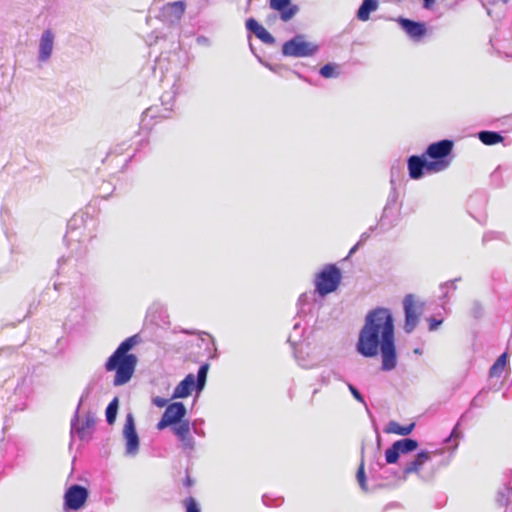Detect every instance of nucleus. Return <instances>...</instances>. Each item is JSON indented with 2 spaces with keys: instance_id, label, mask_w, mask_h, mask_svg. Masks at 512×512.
Here are the masks:
<instances>
[{
  "instance_id": "53",
  "label": "nucleus",
  "mask_w": 512,
  "mask_h": 512,
  "mask_svg": "<svg viewBox=\"0 0 512 512\" xmlns=\"http://www.w3.org/2000/svg\"><path fill=\"white\" fill-rule=\"evenodd\" d=\"M359 245H360V243H357L356 245H354V246L351 248V250H350V252H349V255L353 254V253L358 249V246H359Z\"/></svg>"
},
{
  "instance_id": "4",
  "label": "nucleus",
  "mask_w": 512,
  "mask_h": 512,
  "mask_svg": "<svg viewBox=\"0 0 512 512\" xmlns=\"http://www.w3.org/2000/svg\"><path fill=\"white\" fill-rule=\"evenodd\" d=\"M453 147L454 142L449 139L430 144L426 152L421 157L418 156V178L425 173H439L446 170L452 162Z\"/></svg>"
},
{
  "instance_id": "58",
  "label": "nucleus",
  "mask_w": 512,
  "mask_h": 512,
  "mask_svg": "<svg viewBox=\"0 0 512 512\" xmlns=\"http://www.w3.org/2000/svg\"><path fill=\"white\" fill-rule=\"evenodd\" d=\"M501 1L504 2V3H507L509 0H501Z\"/></svg>"
},
{
  "instance_id": "40",
  "label": "nucleus",
  "mask_w": 512,
  "mask_h": 512,
  "mask_svg": "<svg viewBox=\"0 0 512 512\" xmlns=\"http://www.w3.org/2000/svg\"><path fill=\"white\" fill-rule=\"evenodd\" d=\"M168 402L169 400L163 397L156 396L152 398V403L159 408L167 407L170 404Z\"/></svg>"
},
{
  "instance_id": "30",
  "label": "nucleus",
  "mask_w": 512,
  "mask_h": 512,
  "mask_svg": "<svg viewBox=\"0 0 512 512\" xmlns=\"http://www.w3.org/2000/svg\"><path fill=\"white\" fill-rule=\"evenodd\" d=\"M315 290L313 292L302 293L298 298L299 311L298 314L304 313V307L314 301Z\"/></svg>"
},
{
  "instance_id": "45",
  "label": "nucleus",
  "mask_w": 512,
  "mask_h": 512,
  "mask_svg": "<svg viewBox=\"0 0 512 512\" xmlns=\"http://www.w3.org/2000/svg\"><path fill=\"white\" fill-rule=\"evenodd\" d=\"M249 47H250V50L252 51V53L257 57V59L259 60V62H260L262 65H264L265 67H267V68H268V69H270L271 71H275L274 67H273L270 63L263 61V60L261 59V57H259V56L255 53L254 48H253V46H252V44H251V43L249 44Z\"/></svg>"
},
{
  "instance_id": "9",
  "label": "nucleus",
  "mask_w": 512,
  "mask_h": 512,
  "mask_svg": "<svg viewBox=\"0 0 512 512\" xmlns=\"http://www.w3.org/2000/svg\"><path fill=\"white\" fill-rule=\"evenodd\" d=\"M123 438L125 440V455L134 457L139 452L140 439L136 431L134 416L127 413L123 427Z\"/></svg>"
},
{
  "instance_id": "36",
  "label": "nucleus",
  "mask_w": 512,
  "mask_h": 512,
  "mask_svg": "<svg viewBox=\"0 0 512 512\" xmlns=\"http://www.w3.org/2000/svg\"><path fill=\"white\" fill-rule=\"evenodd\" d=\"M302 352L301 351H295V358L302 368L310 369L316 366V364L304 359L301 357Z\"/></svg>"
},
{
  "instance_id": "13",
  "label": "nucleus",
  "mask_w": 512,
  "mask_h": 512,
  "mask_svg": "<svg viewBox=\"0 0 512 512\" xmlns=\"http://www.w3.org/2000/svg\"><path fill=\"white\" fill-rule=\"evenodd\" d=\"M396 199H397V195L395 193L389 194L387 203L383 209V212H382L379 224H378L379 228L383 232L388 231L389 229L396 226L398 223Z\"/></svg>"
},
{
  "instance_id": "54",
  "label": "nucleus",
  "mask_w": 512,
  "mask_h": 512,
  "mask_svg": "<svg viewBox=\"0 0 512 512\" xmlns=\"http://www.w3.org/2000/svg\"><path fill=\"white\" fill-rule=\"evenodd\" d=\"M66 259L64 257H61L59 260H58V264L61 265L63 262H65Z\"/></svg>"
},
{
  "instance_id": "35",
  "label": "nucleus",
  "mask_w": 512,
  "mask_h": 512,
  "mask_svg": "<svg viewBox=\"0 0 512 512\" xmlns=\"http://www.w3.org/2000/svg\"><path fill=\"white\" fill-rule=\"evenodd\" d=\"M83 216L74 215V217L68 222V234L66 235V238H71L73 231L76 229L77 225L79 223H82Z\"/></svg>"
},
{
  "instance_id": "55",
  "label": "nucleus",
  "mask_w": 512,
  "mask_h": 512,
  "mask_svg": "<svg viewBox=\"0 0 512 512\" xmlns=\"http://www.w3.org/2000/svg\"><path fill=\"white\" fill-rule=\"evenodd\" d=\"M131 157H132V155L125 159L124 166L127 165V163L130 161Z\"/></svg>"
},
{
  "instance_id": "42",
  "label": "nucleus",
  "mask_w": 512,
  "mask_h": 512,
  "mask_svg": "<svg viewBox=\"0 0 512 512\" xmlns=\"http://www.w3.org/2000/svg\"><path fill=\"white\" fill-rule=\"evenodd\" d=\"M414 472H416V458L411 460L403 469V473L405 476Z\"/></svg>"
},
{
  "instance_id": "46",
  "label": "nucleus",
  "mask_w": 512,
  "mask_h": 512,
  "mask_svg": "<svg viewBox=\"0 0 512 512\" xmlns=\"http://www.w3.org/2000/svg\"><path fill=\"white\" fill-rule=\"evenodd\" d=\"M376 228H377V225L376 226H371L368 231L362 233L361 236H360V241L358 243L361 244V243L367 241L369 239V237H370V233L373 232Z\"/></svg>"
},
{
  "instance_id": "50",
  "label": "nucleus",
  "mask_w": 512,
  "mask_h": 512,
  "mask_svg": "<svg viewBox=\"0 0 512 512\" xmlns=\"http://www.w3.org/2000/svg\"><path fill=\"white\" fill-rule=\"evenodd\" d=\"M332 377L337 381H341V382H345V383L347 382L344 380L343 376L335 370H334V373H332Z\"/></svg>"
},
{
  "instance_id": "17",
  "label": "nucleus",
  "mask_w": 512,
  "mask_h": 512,
  "mask_svg": "<svg viewBox=\"0 0 512 512\" xmlns=\"http://www.w3.org/2000/svg\"><path fill=\"white\" fill-rule=\"evenodd\" d=\"M269 7L279 12L283 22L290 21L299 11V7L292 0H269Z\"/></svg>"
},
{
  "instance_id": "51",
  "label": "nucleus",
  "mask_w": 512,
  "mask_h": 512,
  "mask_svg": "<svg viewBox=\"0 0 512 512\" xmlns=\"http://www.w3.org/2000/svg\"><path fill=\"white\" fill-rule=\"evenodd\" d=\"M192 484H193V480L191 479L190 476H187L185 481H184V485L187 486V487H190V486H192Z\"/></svg>"
},
{
  "instance_id": "20",
  "label": "nucleus",
  "mask_w": 512,
  "mask_h": 512,
  "mask_svg": "<svg viewBox=\"0 0 512 512\" xmlns=\"http://www.w3.org/2000/svg\"><path fill=\"white\" fill-rule=\"evenodd\" d=\"M404 172H405L404 161L401 159L395 160L392 163L391 169H390V185H391L390 193H395L397 195V192H396L397 184L401 183V180L404 177Z\"/></svg>"
},
{
  "instance_id": "57",
  "label": "nucleus",
  "mask_w": 512,
  "mask_h": 512,
  "mask_svg": "<svg viewBox=\"0 0 512 512\" xmlns=\"http://www.w3.org/2000/svg\"><path fill=\"white\" fill-rule=\"evenodd\" d=\"M54 288H55V290H58V289H59V288H58V284H56V283H55V284H54Z\"/></svg>"
},
{
  "instance_id": "31",
  "label": "nucleus",
  "mask_w": 512,
  "mask_h": 512,
  "mask_svg": "<svg viewBox=\"0 0 512 512\" xmlns=\"http://www.w3.org/2000/svg\"><path fill=\"white\" fill-rule=\"evenodd\" d=\"M177 439L180 442L183 451L191 452L192 450H194L196 442L191 434L183 435Z\"/></svg>"
},
{
  "instance_id": "47",
  "label": "nucleus",
  "mask_w": 512,
  "mask_h": 512,
  "mask_svg": "<svg viewBox=\"0 0 512 512\" xmlns=\"http://www.w3.org/2000/svg\"><path fill=\"white\" fill-rule=\"evenodd\" d=\"M114 189L115 188L113 187L110 191V183H103L100 187L101 192L104 193L103 198H107Z\"/></svg>"
},
{
  "instance_id": "26",
  "label": "nucleus",
  "mask_w": 512,
  "mask_h": 512,
  "mask_svg": "<svg viewBox=\"0 0 512 512\" xmlns=\"http://www.w3.org/2000/svg\"><path fill=\"white\" fill-rule=\"evenodd\" d=\"M443 450H434V451H426L423 450L418 452V470L421 466L426 464L427 462L432 461L435 458L442 456Z\"/></svg>"
},
{
  "instance_id": "41",
  "label": "nucleus",
  "mask_w": 512,
  "mask_h": 512,
  "mask_svg": "<svg viewBox=\"0 0 512 512\" xmlns=\"http://www.w3.org/2000/svg\"><path fill=\"white\" fill-rule=\"evenodd\" d=\"M262 501H263L264 505H266V506H279L283 502V500L281 498H278L275 500V503H274L273 500L268 495H264L262 497Z\"/></svg>"
},
{
  "instance_id": "3",
  "label": "nucleus",
  "mask_w": 512,
  "mask_h": 512,
  "mask_svg": "<svg viewBox=\"0 0 512 512\" xmlns=\"http://www.w3.org/2000/svg\"><path fill=\"white\" fill-rule=\"evenodd\" d=\"M186 92V77L179 74L172 75V83L168 90H165L161 97V105L163 106L165 114H160L158 107H149L142 113L141 119V127L140 128H151L154 125L160 123L158 119L160 118H168L169 114L172 112L175 99L178 95L184 94Z\"/></svg>"
},
{
  "instance_id": "16",
  "label": "nucleus",
  "mask_w": 512,
  "mask_h": 512,
  "mask_svg": "<svg viewBox=\"0 0 512 512\" xmlns=\"http://www.w3.org/2000/svg\"><path fill=\"white\" fill-rule=\"evenodd\" d=\"M148 131L149 130H139V131L135 132L134 136L132 137V142L129 145H127V143L125 141L117 144L113 149L110 150V152L107 155V158L105 160H103V162L108 161L109 157L112 154L121 155L124 153V151H126L130 148H133V147H134V151H137L139 149V147L142 146L144 142H146L147 136H148Z\"/></svg>"
},
{
  "instance_id": "10",
  "label": "nucleus",
  "mask_w": 512,
  "mask_h": 512,
  "mask_svg": "<svg viewBox=\"0 0 512 512\" xmlns=\"http://www.w3.org/2000/svg\"><path fill=\"white\" fill-rule=\"evenodd\" d=\"M186 414L187 409L184 403L179 401L172 402L166 407L156 428L158 430H164L167 427L177 424V422H180V420L186 417Z\"/></svg>"
},
{
  "instance_id": "18",
  "label": "nucleus",
  "mask_w": 512,
  "mask_h": 512,
  "mask_svg": "<svg viewBox=\"0 0 512 512\" xmlns=\"http://www.w3.org/2000/svg\"><path fill=\"white\" fill-rule=\"evenodd\" d=\"M403 308L405 312L404 329L410 333L416 327V300L413 294H408L403 300Z\"/></svg>"
},
{
  "instance_id": "23",
  "label": "nucleus",
  "mask_w": 512,
  "mask_h": 512,
  "mask_svg": "<svg viewBox=\"0 0 512 512\" xmlns=\"http://www.w3.org/2000/svg\"><path fill=\"white\" fill-rule=\"evenodd\" d=\"M390 20H393V18ZM394 21H396L401 26V28L409 35L410 38L416 39V20L398 17L395 18Z\"/></svg>"
},
{
  "instance_id": "34",
  "label": "nucleus",
  "mask_w": 512,
  "mask_h": 512,
  "mask_svg": "<svg viewBox=\"0 0 512 512\" xmlns=\"http://www.w3.org/2000/svg\"><path fill=\"white\" fill-rule=\"evenodd\" d=\"M407 168L409 172V177L411 179H416V154L410 155L408 157Z\"/></svg>"
},
{
  "instance_id": "32",
  "label": "nucleus",
  "mask_w": 512,
  "mask_h": 512,
  "mask_svg": "<svg viewBox=\"0 0 512 512\" xmlns=\"http://www.w3.org/2000/svg\"><path fill=\"white\" fill-rule=\"evenodd\" d=\"M356 478H357L360 488L366 492L368 490V488H367V484H366V474H365V470H364V461L363 460L361 461L360 466L357 470Z\"/></svg>"
},
{
  "instance_id": "38",
  "label": "nucleus",
  "mask_w": 512,
  "mask_h": 512,
  "mask_svg": "<svg viewBox=\"0 0 512 512\" xmlns=\"http://www.w3.org/2000/svg\"><path fill=\"white\" fill-rule=\"evenodd\" d=\"M299 328H300V324L298 322H296L293 326V333H291L288 336V342L291 343L293 346L296 345V343L301 338V333H299V334L297 333Z\"/></svg>"
},
{
  "instance_id": "7",
  "label": "nucleus",
  "mask_w": 512,
  "mask_h": 512,
  "mask_svg": "<svg viewBox=\"0 0 512 512\" xmlns=\"http://www.w3.org/2000/svg\"><path fill=\"white\" fill-rule=\"evenodd\" d=\"M319 50V46L313 42H308L305 35L297 34L282 45V55L285 57L304 58L313 56Z\"/></svg>"
},
{
  "instance_id": "14",
  "label": "nucleus",
  "mask_w": 512,
  "mask_h": 512,
  "mask_svg": "<svg viewBox=\"0 0 512 512\" xmlns=\"http://www.w3.org/2000/svg\"><path fill=\"white\" fill-rule=\"evenodd\" d=\"M55 44V33L50 29H45L39 38L37 61L46 63L50 60Z\"/></svg>"
},
{
  "instance_id": "5",
  "label": "nucleus",
  "mask_w": 512,
  "mask_h": 512,
  "mask_svg": "<svg viewBox=\"0 0 512 512\" xmlns=\"http://www.w3.org/2000/svg\"><path fill=\"white\" fill-rule=\"evenodd\" d=\"M209 364L203 363L197 371V375L190 373L174 388L171 399L187 398L191 395L192 391L201 392L207 381Z\"/></svg>"
},
{
  "instance_id": "12",
  "label": "nucleus",
  "mask_w": 512,
  "mask_h": 512,
  "mask_svg": "<svg viewBox=\"0 0 512 512\" xmlns=\"http://www.w3.org/2000/svg\"><path fill=\"white\" fill-rule=\"evenodd\" d=\"M82 403V398L80 399L77 409L73 418L71 419V436H77L80 440H84L87 437L88 430H90L95 424V417L91 412H88L85 415L83 421L80 420L79 417V409Z\"/></svg>"
},
{
  "instance_id": "24",
  "label": "nucleus",
  "mask_w": 512,
  "mask_h": 512,
  "mask_svg": "<svg viewBox=\"0 0 512 512\" xmlns=\"http://www.w3.org/2000/svg\"><path fill=\"white\" fill-rule=\"evenodd\" d=\"M118 410H119V398L114 397L110 401V403L107 405L106 410H105L106 422L109 425H113L115 423L117 414H118Z\"/></svg>"
},
{
  "instance_id": "11",
  "label": "nucleus",
  "mask_w": 512,
  "mask_h": 512,
  "mask_svg": "<svg viewBox=\"0 0 512 512\" xmlns=\"http://www.w3.org/2000/svg\"><path fill=\"white\" fill-rule=\"evenodd\" d=\"M416 450V439L403 438L395 441L385 451V461L387 464H395L401 455L409 454Z\"/></svg>"
},
{
  "instance_id": "8",
  "label": "nucleus",
  "mask_w": 512,
  "mask_h": 512,
  "mask_svg": "<svg viewBox=\"0 0 512 512\" xmlns=\"http://www.w3.org/2000/svg\"><path fill=\"white\" fill-rule=\"evenodd\" d=\"M89 498V490L80 484L69 486L63 496V509L65 512L78 511L84 507Z\"/></svg>"
},
{
  "instance_id": "49",
  "label": "nucleus",
  "mask_w": 512,
  "mask_h": 512,
  "mask_svg": "<svg viewBox=\"0 0 512 512\" xmlns=\"http://www.w3.org/2000/svg\"><path fill=\"white\" fill-rule=\"evenodd\" d=\"M436 0H423V7L426 9H433L435 6Z\"/></svg>"
},
{
  "instance_id": "56",
  "label": "nucleus",
  "mask_w": 512,
  "mask_h": 512,
  "mask_svg": "<svg viewBox=\"0 0 512 512\" xmlns=\"http://www.w3.org/2000/svg\"><path fill=\"white\" fill-rule=\"evenodd\" d=\"M164 81H167V82H169V81H170V79H169V76H168V75H164Z\"/></svg>"
},
{
  "instance_id": "52",
  "label": "nucleus",
  "mask_w": 512,
  "mask_h": 512,
  "mask_svg": "<svg viewBox=\"0 0 512 512\" xmlns=\"http://www.w3.org/2000/svg\"><path fill=\"white\" fill-rule=\"evenodd\" d=\"M163 62H164V59L160 58L157 62V66L159 69H163Z\"/></svg>"
},
{
  "instance_id": "6",
  "label": "nucleus",
  "mask_w": 512,
  "mask_h": 512,
  "mask_svg": "<svg viewBox=\"0 0 512 512\" xmlns=\"http://www.w3.org/2000/svg\"><path fill=\"white\" fill-rule=\"evenodd\" d=\"M342 273L336 264H327L315 276V292L324 297L336 291L341 283Z\"/></svg>"
},
{
  "instance_id": "44",
  "label": "nucleus",
  "mask_w": 512,
  "mask_h": 512,
  "mask_svg": "<svg viewBox=\"0 0 512 512\" xmlns=\"http://www.w3.org/2000/svg\"><path fill=\"white\" fill-rule=\"evenodd\" d=\"M197 423H200V424H203L204 421L202 419H197L195 420L193 423H192V428L194 430V433L197 434L198 436L200 437H204L205 436V432L203 429H201V427H198L197 428Z\"/></svg>"
},
{
  "instance_id": "15",
  "label": "nucleus",
  "mask_w": 512,
  "mask_h": 512,
  "mask_svg": "<svg viewBox=\"0 0 512 512\" xmlns=\"http://www.w3.org/2000/svg\"><path fill=\"white\" fill-rule=\"evenodd\" d=\"M186 4L184 1H175L165 4L161 10L159 17L170 24L177 23L185 12Z\"/></svg>"
},
{
  "instance_id": "37",
  "label": "nucleus",
  "mask_w": 512,
  "mask_h": 512,
  "mask_svg": "<svg viewBox=\"0 0 512 512\" xmlns=\"http://www.w3.org/2000/svg\"><path fill=\"white\" fill-rule=\"evenodd\" d=\"M347 384V387L350 391V393L352 394V396L354 397V399L356 401H358L359 403H362L364 405H366L365 403V400H364V397L362 396V394L359 392V390L354 386L352 385L351 383L349 382H346Z\"/></svg>"
},
{
  "instance_id": "25",
  "label": "nucleus",
  "mask_w": 512,
  "mask_h": 512,
  "mask_svg": "<svg viewBox=\"0 0 512 512\" xmlns=\"http://www.w3.org/2000/svg\"><path fill=\"white\" fill-rule=\"evenodd\" d=\"M507 364V353L501 354L489 370L490 377H500Z\"/></svg>"
},
{
  "instance_id": "19",
  "label": "nucleus",
  "mask_w": 512,
  "mask_h": 512,
  "mask_svg": "<svg viewBox=\"0 0 512 512\" xmlns=\"http://www.w3.org/2000/svg\"><path fill=\"white\" fill-rule=\"evenodd\" d=\"M246 29L253 33L258 39H260L263 43L273 45L275 43V38L262 26L260 25L254 18H249L246 20Z\"/></svg>"
},
{
  "instance_id": "27",
  "label": "nucleus",
  "mask_w": 512,
  "mask_h": 512,
  "mask_svg": "<svg viewBox=\"0 0 512 512\" xmlns=\"http://www.w3.org/2000/svg\"><path fill=\"white\" fill-rule=\"evenodd\" d=\"M170 428L173 434L179 438L183 435L190 434L191 424L188 419L183 418V420H180L177 424L170 426Z\"/></svg>"
},
{
  "instance_id": "1",
  "label": "nucleus",
  "mask_w": 512,
  "mask_h": 512,
  "mask_svg": "<svg viewBox=\"0 0 512 512\" xmlns=\"http://www.w3.org/2000/svg\"><path fill=\"white\" fill-rule=\"evenodd\" d=\"M356 351L366 358L381 354L383 371L396 367L394 317L388 308L377 307L367 313L359 332Z\"/></svg>"
},
{
  "instance_id": "48",
  "label": "nucleus",
  "mask_w": 512,
  "mask_h": 512,
  "mask_svg": "<svg viewBox=\"0 0 512 512\" xmlns=\"http://www.w3.org/2000/svg\"><path fill=\"white\" fill-rule=\"evenodd\" d=\"M426 33V26L424 23L418 22V40L425 35Z\"/></svg>"
},
{
  "instance_id": "29",
  "label": "nucleus",
  "mask_w": 512,
  "mask_h": 512,
  "mask_svg": "<svg viewBox=\"0 0 512 512\" xmlns=\"http://www.w3.org/2000/svg\"><path fill=\"white\" fill-rule=\"evenodd\" d=\"M319 74L323 78H337L339 76V71H337V65L334 63H327L322 66L319 70Z\"/></svg>"
},
{
  "instance_id": "22",
  "label": "nucleus",
  "mask_w": 512,
  "mask_h": 512,
  "mask_svg": "<svg viewBox=\"0 0 512 512\" xmlns=\"http://www.w3.org/2000/svg\"><path fill=\"white\" fill-rule=\"evenodd\" d=\"M378 0H363L356 12V18L360 21H368L370 14L378 9Z\"/></svg>"
},
{
  "instance_id": "2",
  "label": "nucleus",
  "mask_w": 512,
  "mask_h": 512,
  "mask_svg": "<svg viewBox=\"0 0 512 512\" xmlns=\"http://www.w3.org/2000/svg\"><path fill=\"white\" fill-rule=\"evenodd\" d=\"M139 342V336L133 335L122 341L116 350L108 357L104 364L107 372H115L113 385L122 386L128 383L137 366L138 359L135 354L130 353Z\"/></svg>"
},
{
  "instance_id": "28",
  "label": "nucleus",
  "mask_w": 512,
  "mask_h": 512,
  "mask_svg": "<svg viewBox=\"0 0 512 512\" xmlns=\"http://www.w3.org/2000/svg\"><path fill=\"white\" fill-rule=\"evenodd\" d=\"M479 139L486 145H493L502 141V136L496 132L482 130L478 134Z\"/></svg>"
},
{
  "instance_id": "21",
  "label": "nucleus",
  "mask_w": 512,
  "mask_h": 512,
  "mask_svg": "<svg viewBox=\"0 0 512 512\" xmlns=\"http://www.w3.org/2000/svg\"><path fill=\"white\" fill-rule=\"evenodd\" d=\"M416 428V422H411L408 425H400L396 421H389L384 427L383 431L387 434H397L401 436L409 435Z\"/></svg>"
},
{
  "instance_id": "39",
  "label": "nucleus",
  "mask_w": 512,
  "mask_h": 512,
  "mask_svg": "<svg viewBox=\"0 0 512 512\" xmlns=\"http://www.w3.org/2000/svg\"><path fill=\"white\" fill-rule=\"evenodd\" d=\"M332 373H334L333 369L323 371L319 376V382L322 385H328L331 381Z\"/></svg>"
},
{
  "instance_id": "33",
  "label": "nucleus",
  "mask_w": 512,
  "mask_h": 512,
  "mask_svg": "<svg viewBox=\"0 0 512 512\" xmlns=\"http://www.w3.org/2000/svg\"><path fill=\"white\" fill-rule=\"evenodd\" d=\"M185 512H201L200 505L194 497L184 500Z\"/></svg>"
},
{
  "instance_id": "43",
  "label": "nucleus",
  "mask_w": 512,
  "mask_h": 512,
  "mask_svg": "<svg viewBox=\"0 0 512 512\" xmlns=\"http://www.w3.org/2000/svg\"><path fill=\"white\" fill-rule=\"evenodd\" d=\"M428 323H429V331H434L443 323V318H439V319L429 318Z\"/></svg>"
}]
</instances>
